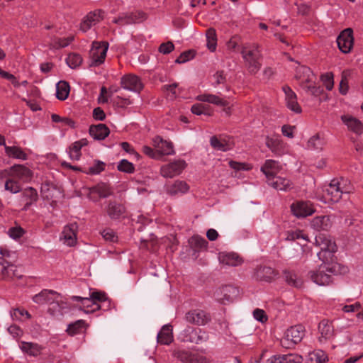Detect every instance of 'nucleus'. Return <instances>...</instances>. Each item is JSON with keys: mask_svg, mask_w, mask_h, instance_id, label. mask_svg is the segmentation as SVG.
Here are the masks:
<instances>
[{"mask_svg": "<svg viewBox=\"0 0 363 363\" xmlns=\"http://www.w3.org/2000/svg\"><path fill=\"white\" fill-rule=\"evenodd\" d=\"M352 191V186L347 179H333L325 188L324 198L328 202L337 203L344 194H349Z\"/></svg>", "mask_w": 363, "mask_h": 363, "instance_id": "nucleus-1", "label": "nucleus"}, {"mask_svg": "<svg viewBox=\"0 0 363 363\" xmlns=\"http://www.w3.org/2000/svg\"><path fill=\"white\" fill-rule=\"evenodd\" d=\"M241 54L249 72L255 74L261 68V54L258 45H244L241 49Z\"/></svg>", "mask_w": 363, "mask_h": 363, "instance_id": "nucleus-2", "label": "nucleus"}, {"mask_svg": "<svg viewBox=\"0 0 363 363\" xmlns=\"http://www.w3.org/2000/svg\"><path fill=\"white\" fill-rule=\"evenodd\" d=\"M336 272L335 265L329 262H323L316 270L310 271L308 275L316 284L326 286L332 282V276Z\"/></svg>", "mask_w": 363, "mask_h": 363, "instance_id": "nucleus-3", "label": "nucleus"}, {"mask_svg": "<svg viewBox=\"0 0 363 363\" xmlns=\"http://www.w3.org/2000/svg\"><path fill=\"white\" fill-rule=\"evenodd\" d=\"M315 243L320 248V251L317 254L319 259L322 262L331 260L333 253L337 251L335 242L329 236L319 234L315 238Z\"/></svg>", "mask_w": 363, "mask_h": 363, "instance_id": "nucleus-4", "label": "nucleus"}, {"mask_svg": "<svg viewBox=\"0 0 363 363\" xmlns=\"http://www.w3.org/2000/svg\"><path fill=\"white\" fill-rule=\"evenodd\" d=\"M306 334V330L302 325H296L286 329L281 339V345L285 348H292L299 343Z\"/></svg>", "mask_w": 363, "mask_h": 363, "instance_id": "nucleus-5", "label": "nucleus"}, {"mask_svg": "<svg viewBox=\"0 0 363 363\" xmlns=\"http://www.w3.org/2000/svg\"><path fill=\"white\" fill-rule=\"evenodd\" d=\"M208 334L207 332L200 329L187 326L179 334V339L182 342H187L195 344H201L208 340Z\"/></svg>", "mask_w": 363, "mask_h": 363, "instance_id": "nucleus-6", "label": "nucleus"}, {"mask_svg": "<svg viewBox=\"0 0 363 363\" xmlns=\"http://www.w3.org/2000/svg\"><path fill=\"white\" fill-rule=\"evenodd\" d=\"M108 48V43L106 41L93 42L90 51L91 57V65L99 66L104 62Z\"/></svg>", "mask_w": 363, "mask_h": 363, "instance_id": "nucleus-7", "label": "nucleus"}, {"mask_svg": "<svg viewBox=\"0 0 363 363\" xmlns=\"http://www.w3.org/2000/svg\"><path fill=\"white\" fill-rule=\"evenodd\" d=\"M145 14L143 11L123 12L113 20V23L121 26L136 23L145 19Z\"/></svg>", "mask_w": 363, "mask_h": 363, "instance_id": "nucleus-8", "label": "nucleus"}, {"mask_svg": "<svg viewBox=\"0 0 363 363\" xmlns=\"http://www.w3.org/2000/svg\"><path fill=\"white\" fill-rule=\"evenodd\" d=\"M185 319L189 323L201 326L208 324L211 320V317L205 311L193 309L186 313Z\"/></svg>", "mask_w": 363, "mask_h": 363, "instance_id": "nucleus-9", "label": "nucleus"}, {"mask_svg": "<svg viewBox=\"0 0 363 363\" xmlns=\"http://www.w3.org/2000/svg\"><path fill=\"white\" fill-rule=\"evenodd\" d=\"M61 295L54 290L44 289L33 297V301L38 304H56L60 306Z\"/></svg>", "mask_w": 363, "mask_h": 363, "instance_id": "nucleus-10", "label": "nucleus"}, {"mask_svg": "<svg viewBox=\"0 0 363 363\" xmlns=\"http://www.w3.org/2000/svg\"><path fill=\"white\" fill-rule=\"evenodd\" d=\"M291 211L298 218H306L315 212L313 204L308 201H296L291 205Z\"/></svg>", "mask_w": 363, "mask_h": 363, "instance_id": "nucleus-11", "label": "nucleus"}, {"mask_svg": "<svg viewBox=\"0 0 363 363\" xmlns=\"http://www.w3.org/2000/svg\"><path fill=\"white\" fill-rule=\"evenodd\" d=\"M105 12L101 9H96L89 12L84 17L80 23L79 29L85 33L88 31L92 26L99 23L104 18Z\"/></svg>", "mask_w": 363, "mask_h": 363, "instance_id": "nucleus-12", "label": "nucleus"}, {"mask_svg": "<svg viewBox=\"0 0 363 363\" xmlns=\"http://www.w3.org/2000/svg\"><path fill=\"white\" fill-rule=\"evenodd\" d=\"M7 175L19 182H27L32 178L31 171L23 164H16L6 170Z\"/></svg>", "mask_w": 363, "mask_h": 363, "instance_id": "nucleus-13", "label": "nucleus"}, {"mask_svg": "<svg viewBox=\"0 0 363 363\" xmlns=\"http://www.w3.org/2000/svg\"><path fill=\"white\" fill-rule=\"evenodd\" d=\"M185 167V161L182 160H174L172 162L162 166L160 174L163 177L172 178L180 174Z\"/></svg>", "mask_w": 363, "mask_h": 363, "instance_id": "nucleus-14", "label": "nucleus"}, {"mask_svg": "<svg viewBox=\"0 0 363 363\" xmlns=\"http://www.w3.org/2000/svg\"><path fill=\"white\" fill-rule=\"evenodd\" d=\"M152 145L157 150L160 159L164 155L175 154L173 143L171 141L164 140L160 136H156L152 139Z\"/></svg>", "mask_w": 363, "mask_h": 363, "instance_id": "nucleus-15", "label": "nucleus"}, {"mask_svg": "<svg viewBox=\"0 0 363 363\" xmlns=\"http://www.w3.org/2000/svg\"><path fill=\"white\" fill-rule=\"evenodd\" d=\"M352 33L351 28H347L337 38V46L343 53H349L353 47L354 38Z\"/></svg>", "mask_w": 363, "mask_h": 363, "instance_id": "nucleus-16", "label": "nucleus"}, {"mask_svg": "<svg viewBox=\"0 0 363 363\" xmlns=\"http://www.w3.org/2000/svg\"><path fill=\"white\" fill-rule=\"evenodd\" d=\"M121 84L124 89L138 93L143 88V84L140 79L134 74L123 76L121 78Z\"/></svg>", "mask_w": 363, "mask_h": 363, "instance_id": "nucleus-17", "label": "nucleus"}, {"mask_svg": "<svg viewBox=\"0 0 363 363\" xmlns=\"http://www.w3.org/2000/svg\"><path fill=\"white\" fill-rule=\"evenodd\" d=\"M78 225L76 223L68 224L64 227L60 239L67 246H74L77 242Z\"/></svg>", "mask_w": 363, "mask_h": 363, "instance_id": "nucleus-18", "label": "nucleus"}, {"mask_svg": "<svg viewBox=\"0 0 363 363\" xmlns=\"http://www.w3.org/2000/svg\"><path fill=\"white\" fill-rule=\"evenodd\" d=\"M189 190V184L181 180H176L172 184L166 185V192L171 196H181Z\"/></svg>", "mask_w": 363, "mask_h": 363, "instance_id": "nucleus-19", "label": "nucleus"}, {"mask_svg": "<svg viewBox=\"0 0 363 363\" xmlns=\"http://www.w3.org/2000/svg\"><path fill=\"white\" fill-rule=\"evenodd\" d=\"M281 169V167L279 162L274 160H267L261 167V171L265 175L267 182L277 176Z\"/></svg>", "mask_w": 363, "mask_h": 363, "instance_id": "nucleus-20", "label": "nucleus"}, {"mask_svg": "<svg viewBox=\"0 0 363 363\" xmlns=\"http://www.w3.org/2000/svg\"><path fill=\"white\" fill-rule=\"evenodd\" d=\"M282 89L285 94V99L288 108L296 113H301L302 109L297 102L296 94L288 86H284Z\"/></svg>", "mask_w": 363, "mask_h": 363, "instance_id": "nucleus-21", "label": "nucleus"}, {"mask_svg": "<svg viewBox=\"0 0 363 363\" xmlns=\"http://www.w3.org/2000/svg\"><path fill=\"white\" fill-rule=\"evenodd\" d=\"M277 274L278 273L270 267L259 266L255 269L254 277L257 280L270 282Z\"/></svg>", "mask_w": 363, "mask_h": 363, "instance_id": "nucleus-22", "label": "nucleus"}, {"mask_svg": "<svg viewBox=\"0 0 363 363\" xmlns=\"http://www.w3.org/2000/svg\"><path fill=\"white\" fill-rule=\"evenodd\" d=\"M106 212L110 218L118 220L125 216V208L121 203L110 201L106 207Z\"/></svg>", "mask_w": 363, "mask_h": 363, "instance_id": "nucleus-23", "label": "nucleus"}, {"mask_svg": "<svg viewBox=\"0 0 363 363\" xmlns=\"http://www.w3.org/2000/svg\"><path fill=\"white\" fill-rule=\"evenodd\" d=\"M303 357L296 353L274 355L267 360V363H301Z\"/></svg>", "mask_w": 363, "mask_h": 363, "instance_id": "nucleus-24", "label": "nucleus"}, {"mask_svg": "<svg viewBox=\"0 0 363 363\" xmlns=\"http://www.w3.org/2000/svg\"><path fill=\"white\" fill-rule=\"evenodd\" d=\"M341 120L345 125H347L348 129L356 134L360 135L363 132V124L362 123L350 115H342Z\"/></svg>", "mask_w": 363, "mask_h": 363, "instance_id": "nucleus-25", "label": "nucleus"}, {"mask_svg": "<svg viewBox=\"0 0 363 363\" xmlns=\"http://www.w3.org/2000/svg\"><path fill=\"white\" fill-rule=\"evenodd\" d=\"M311 225L318 231L328 230L332 227V221L328 216H318L312 219Z\"/></svg>", "mask_w": 363, "mask_h": 363, "instance_id": "nucleus-26", "label": "nucleus"}, {"mask_svg": "<svg viewBox=\"0 0 363 363\" xmlns=\"http://www.w3.org/2000/svg\"><path fill=\"white\" fill-rule=\"evenodd\" d=\"M268 184L279 191H289L293 188L292 182L287 178L276 176L267 182Z\"/></svg>", "mask_w": 363, "mask_h": 363, "instance_id": "nucleus-27", "label": "nucleus"}, {"mask_svg": "<svg viewBox=\"0 0 363 363\" xmlns=\"http://www.w3.org/2000/svg\"><path fill=\"white\" fill-rule=\"evenodd\" d=\"M89 132L90 135L97 140H104L110 134L109 128L103 123L91 125Z\"/></svg>", "mask_w": 363, "mask_h": 363, "instance_id": "nucleus-28", "label": "nucleus"}, {"mask_svg": "<svg viewBox=\"0 0 363 363\" xmlns=\"http://www.w3.org/2000/svg\"><path fill=\"white\" fill-rule=\"evenodd\" d=\"M87 145L88 140L86 138H82L73 143L67 150L69 158L72 160H79L82 156V148Z\"/></svg>", "mask_w": 363, "mask_h": 363, "instance_id": "nucleus-29", "label": "nucleus"}, {"mask_svg": "<svg viewBox=\"0 0 363 363\" xmlns=\"http://www.w3.org/2000/svg\"><path fill=\"white\" fill-rule=\"evenodd\" d=\"M218 258L221 264L229 267H237L242 262V259L234 252H221Z\"/></svg>", "mask_w": 363, "mask_h": 363, "instance_id": "nucleus-30", "label": "nucleus"}, {"mask_svg": "<svg viewBox=\"0 0 363 363\" xmlns=\"http://www.w3.org/2000/svg\"><path fill=\"white\" fill-rule=\"evenodd\" d=\"M296 78L299 80L300 86L306 82H313L315 78L311 69L306 66H301L297 68Z\"/></svg>", "mask_w": 363, "mask_h": 363, "instance_id": "nucleus-31", "label": "nucleus"}, {"mask_svg": "<svg viewBox=\"0 0 363 363\" xmlns=\"http://www.w3.org/2000/svg\"><path fill=\"white\" fill-rule=\"evenodd\" d=\"M157 340L162 345H169L173 341L172 326L170 324L163 325L157 334Z\"/></svg>", "mask_w": 363, "mask_h": 363, "instance_id": "nucleus-32", "label": "nucleus"}, {"mask_svg": "<svg viewBox=\"0 0 363 363\" xmlns=\"http://www.w3.org/2000/svg\"><path fill=\"white\" fill-rule=\"evenodd\" d=\"M21 351L29 356L38 357L40 354L43 347L38 343L31 342H21L20 345Z\"/></svg>", "mask_w": 363, "mask_h": 363, "instance_id": "nucleus-33", "label": "nucleus"}, {"mask_svg": "<svg viewBox=\"0 0 363 363\" xmlns=\"http://www.w3.org/2000/svg\"><path fill=\"white\" fill-rule=\"evenodd\" d=\"M211 145L216 150L223 152L228 151L231 149L233 144L230 140L225 138L213 136L210 139Z\"/></svg>", "mask_w": 363, "mask_h": 363, "instance_id": "nucleus-34", "label": "nucleus"}, {"mask_svg": "<svg viewBox=\"0 0 363 363\" xmlns=\"http://www.w3.org/2000/svg\"><path fill=\"white\" fill-rule=\"evenodd\" d=\"M318 330L321 335L319 340L321 342L322 339L328 340L334 335V329L332 324L328 320H323L318 325Z\"/></svg>", "mask_w": 363, "mask_h": 363, "instance_id": "nucleus-35", "label": "nucleus"}, {"mask_svg": "<svg viewBox=\"0 0 363 363\" xmlns=\"http://www.w3.org/2000/svg\"><path fill=\"white\" fill-rule=\"evenodd\" d=\"M197 99L200 101L208 102L220 106H225L228 104V102L225 100L220 98L216 95L210 94L199 95L197 96Z\"/></svg>", "mask_w": 363, "mask_h": 363, "instance_id": "nucleus-36", "label": "nucleus"}, {"mask_svg": "<svg viewBox=\"0 0 363 363\" xmlns=\"http://www.w3.org/2000/svg\"><path fill=\"white\" fill-rule=\"evenodd\" d=\"M86 328L84 320H78L68 325L66 332L71 336L83 333Z\"/></svg>", "mask_w": 363, "mask_h": 363, "instance_id": "nucleus-37", "label": "nucleus"}, {"mask_svg": "<svg viewBox=\"0 0 363 363\" xmlns=\"http://www.w3.org/2000/svg\"><path fill=\"white\" fill-rule=\"evenodd\" d=\"M5 152L9 157L21 160H27V155L23 150L17 146H7L5 145Z\"/></svg>", "mask_w": 363, "mask_h": 363, "instance_id": "nucleus-38", "label": "nucleus"}, {"mask_svg": "<svg viewBox=\"0 0 363 363\" xmlns=\"http://www.w3.org/2000/svg\"><path fill=\"white\" fill-rule=\"evenodd\" d=\"M283 274L286 283L294 287L299 288L303 284L301 279L298 278L296 273L294 272L285 269Z\"/></svg>", "mask_w": 363, "mask_h": 363, "instance_id": "nucleus-39", "label": "nucleus"}, {"mask_svg": "<svg viewBox=\"0 0 363 363\" xmlns=\"http://www.w3.org/2000/svg\"><path fill=\"white\" fill-rule=\"evenodd\" d=\"M70 87L65 81H60L56 84V96L59 100L64 101L67 99Z\"/></svg>", "mask_w": 363, "mask_h": 363, "instance_id": "nucleus-40", "label": "nucleus"}, {"mask_svg": "<svg viewBox=\"0 0 363 363\" xmlns=\"http://www.w3.org/2000/svg\"><path fill=\"white\" fill-rule=\"evenodd\" d=\"M267 147L274 154L281 155L283 151V143L279 138H267Z\"/></svg>", "mask_w": 363, "mask_h": 363, "instance_id": "nucleus-41", "label": "nucleus"}, {"mask_svg": "<svg viewBox=\"0 0 363 363\" xmlns=\"http://www.w3.org/2000/svg\"><path fill=\"white\" fill-rule=\"evenodd\" d=\"M206 46L211 52H214L217 47V35L214 28H210L206 30Z\"/></svg>", "mask_w": 363, "mask_h": 363, "instance_id": "nucleus-42", "label": "nucleus"}, {"mask_svg": "<svg viewBox=\"0 0 363 363\" xmlns=\"http://www.w3.org/2000/svg\"><path fill=\"white\" fill-rule=\"evenodd\" d=\"M4 189L11 194H17L21 191V182L9 177L5 181Z\"/></svg>", "mask_w": 363, "mask_h": 363, "instance_id": "nucleus-43", "label": "nucleus"}, {"mask_svg": "<svg viewBox=\"0 0 363 363\" xmlns=\"http://www.w3.org/2000/svg\"><path fill=\"white\" fill-rule=\"evenodd\" d=\"M306 93L311 94L314 96H320L323 91V89L318 86H316L313 82H306L305 84H303V85L301 86Z\"/></svg>", "mask_w": 363, "mask_h": 363, "instance_id": "nucleus-44", "label": "nucleus"}, {"mask_svg": "<svg viewBox=\"0 0 363 363\" xmlns=\"http://www.w3.org/2000/svg\"><path fill=\"white\" fill-rule=\"evenodd\" d=\"M92 191L96 193L100 198H106L112 194L110 187L104 183L99 184L93 187Z\"/></svg>", "mask_w": 363, "mask_h": 363, "instance_id": "nucleus-45", "label": "nucleus"}, {"mask_svg": "<svg viewBox=\"0 0 363 363\" xmlns=\"http://www.w3.org/2000/svg\"><path fill=\"white\" fill-rule=\"evenodd\" d=\"M88 298L90 299V302H92V305L96 306V309L100 308V306L97 304V302H106L108 301L106 294L101 291L92 292Z\"/></svg>", "mask_w": 363, "mask_h": 363, "instance_id": "nucleus-46", "label": "nucleus"}, {"mask_svg": "<svg viewBox=\"0 0 363 363\" xmlns=\"http://www.w3.org/2000/svg\"><path fill=\"white\" fill-rule=\"evenodd\" d=\"M10 315L12 320L16 321L22 320L24 316H26L27 319L31 318L30 314L27 311L19 308L13 309Z\"/></svg>", "mask_w": 363, "mask_h": 363, "instance_id": "nucleus-47", "label": "nucleus"}, {"mask_svg": "<svg viewBox=\"0 0 363 363\" xmlns=\"http://www.w3.org/2000/svg\"><path fill=\"white\" fill-rule=\"evenodd\" d=\"M66 62L69 67H71L72 69H74L82 64V57L79 54H69L68 57L66 58Z\"/></svg>", "mask_w": 363, "mask_h": 363, "instance_id": "nucleus-48", "label": "nucleus"}, {"mask_svg": "<svg viewBox=\"0 0 363 363\" xmlns=\"http://www.w3.org/2000/svg\"><path fill=\"white\" fill-rule=\"evenodd\" d=\"M25 233H26V230L23 228H21V226H18V225L11 227L7 231L8 235L11 238L16 240H17L20 239L21 237H23Z\"/></svg>", "mask_w": 363, "mask_h": 363, "instance_id": "nucleus-49", "label": "nucleus"}, {"mask_svg": "<svg viewBox=\"0 0 363 363\" xmlns=\"http://www.w3.org/2000/svg\"><path fill=\"white\" fill-rule=\"evenodd\" d=\"M16 267L13 264H8L6 267L0 269V273L4 279H10L15 276Z\"/></svg>", "mask_w": 363, "mask_h": 363, "instance_id": "nucleus-50", "label": "nucleus"}, {"mask_svg": "<svg viewBox=\"0 0 363 363\" xmlns=\"http://www.w3.org/2000/svg\"><path fill=\"white\" fill-rule=\"evenodd\" d=\"M118 169L125 173H133L135 171L134 165L127 160H122L118 164Z\"/></svg>", "mask_w": 363, "mask_h": 363, "instance_id": "nucleus-51", "label": "nucleus"}, {"mask_svg": "<svg viewBox=\"0 0 363 363\" xmlns=\"http://www.w3.org/2000/svg\"><path fill=\"white\" fill-rule=\"evenodd\" d=\"M323 145V141L321 138H320L319 135H315L313 137H311L308 143H307V147L309 149L311 150H317L320 149Z\"/></svg>", "mask_w": 363, "mask_h": 363, "instance_id": "nucleus-52", "label": "nucleus"}, {"mask_svg": "<svg viewBox=\"0 0 363 363\" xmlns=\"http://www.w3.org/2000/svg\"><path fill=\"white\" fill-rule=\"evenodd\" d=\"M74 40L73 36H69L67 38H57L54 40L53 47L55 48H62L68 46Z\"/></svg>", "mask_w": 363, "mask_h": 363, "instance_id": "nucleus-53", "label": "nucleus"}, {"mask_svg": "<svg viewBox=\"0 0 363 363\" xmlns=\"http://www.w3.org/2000/svg\"><path fill=\"white\" fill-rule=\"evenodd\" d=\"M101 234L106 241L115 242L118 240V237L116 235V233L111 228L104 229L101 231Z\"/></svg>", "mask_w": 363, "mask_h": 363, "instance_id": "nucleus-54", "label": "nucleus"}, {"mask_svg": "<svg viewBox=\"0 0 363 363\" xmlns=\"http://www.w3.org/2000/svg\"><path fill=\"white\" fill-rule=\"evenodd\" d=\"M105 167V163L101 161H97L94 165L89 167L87 174H98L101 173Z\"/></svg>", "mask_w": 363, "mask_h": 363, "instance_id": "nucleus-55", "label": "nucleus"}, {"mask_svg": "<svg viewBox=\"0 0 363 363\" xmlns=\"http://www.w3.org/2000/svg\"><path fill=\"white\" fill-rule=\"evenodd\" d=\"M213 83L214 86H217L219 84H223L226 82V75L223 71H217L213 75Z\"/></svg>", "mask_w": 363, "mask_h": 363, "instance_id": "nucleus-56", "label": "nucleus"}, {"mask_svg": "<svg viewBox=\"0 0 363 363\" xmlns=\"http://www.w3.org/2000/svg\"><path fill=\"white\" fill-rule=\"evenodd\" d=\"M321 79L325 86V88L330 91L333 88V74L332 73H326L321 76Z\"/></svg>", "mask_w": 363, "mask_h": 363, "instance_id": "nucleus-57", "label": "nucleus"}, {"mask_svg": "<svg viewBox=\"0 0 363 363\" xmlns=\"http://www.w3.org/2000/svg\"><path fill=\"white\" fill-rule=\"evenodd\" d=\"M23 196L33 203L35 202L38 199L37 191L32 187L26 189L23 191Z\"/></svg>", "mask_w": 363, "mask_h": 363, "instance_id": "nucleus-58", "label": "nucleus"}, {"mask_svg": "<svg viewBox=\"0 0 363 363\" xmlns=\"http://www.w3.org/2000/svg\"><path fill=\"white\" fill-rule=\"evenodd\" d=\"M232 291L235 292V289L232 286H225L223 287L220 289V292H221V294H224V296L223 298H219V301H221L223 303H225V301H230L232 300V298L228 294L231 293Z\"/></svg>", "mask_w": 363, "mask_h": 363, "instance_id": "nucleus-59", "label": "nucleus"}, {"mask_svg": "<svg viewBox=\"0 0 363 363\" xmlns=\"http://www.w3.org/2000/svg\"><path fill=\"white\" fill-rule=\"evenodd\" d=\"M194 56V51L193 50H188L186 52H182L175 60L176 63L178 64H182L187 61H189L190 59L193 58Z\"/></svg>", "mask_w": 363, "mask_h": 363, "instance_id": "nucleus-60", "label": "nucleus"}, {"mask_svg": "<svg viewBox=\"0 0 363 363\" xmlns=\"http://www.w3.org/2000/svg\"><path fill=\"white\" fill-rule=\"evenodd\" d=\"M174 49V45L171 41L162 43L159 47V52L162 54H169Z\"/></svg>", "mask_w": 363, "mask_h": 363, "instance_id": "nucleus-61", "label": "nucleus"}, {"mask_svg": "<svg viewBox=\"0 0 363 363\" xmlns=\"http://www.w3.org/2000/svg\"><path fill=\"white\" fill-rule=\"evenodd\" d=\"M253 317L255 320L261 323H265L267 320V316L262 309L257 308L253 311Z\"/></svg>", "mask_w": 363, "mask_h": 363, "instance_id": "nucleus-62", "label": "nucleus"}, {"mask_svg": "<svg viewBox=\"0 0 363 363\" xmlns=\"http://www.w3.org/2000/svg\"><path fill=\"white\" fill-rule=\"evenodd\" d=\"M313 354L317 363H325L328 361V356L323 350L314 351Z\"/></svg>", "mask_w": 363, "mask_h": 363, "instance_id": "nucleus-63", "label": "nucleus"}, {"mask_svg": "<svg viewBox=\"0 0 363 363\" xmlns=\"http://www.w3.org/2000/svg\"><path fill=\"white\" fill-rule=\"evenodd\" d=\"M177 358L184 363H191L193 360L191 354L185 351L178 352Z\"/></svg>", "mask_w": 363, "mask_h": 363, "instance_id": "nucleus-64", "label": "nucleus"}]
</instances>
